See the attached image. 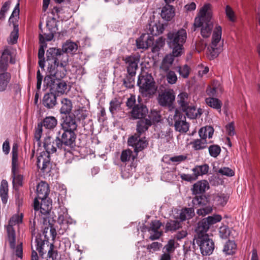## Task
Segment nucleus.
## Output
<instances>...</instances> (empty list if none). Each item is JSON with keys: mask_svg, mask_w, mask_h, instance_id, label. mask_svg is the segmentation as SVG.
I'll return each mask as SVG.
<instances>
[{"mask_svg": "<svg viewBox=\"0 0 260 260\" xmlns=\"http://www.w3.org/2000/svg\"><path fill=\"white\" fill-rule=\"evenodd\" d=\"M162 225L161 222L158 220H152L150 223V226L148 229V232L154 233L153 235H150L149 239L151 240L158 239L162 235V232H159L158 230Z\"/></svg>", "mask_w": 260, "mask_h": 260, "instance_id": "25", "label": "nucleus"}, {"mask_svg": "<svg viewBox=\"0 0 260 260\" xmlns=\"http://www.w3.org/2000/svg\"><path fill=\"white\" fill-rule=\"evenodd\" d=\"M134 136L130 137L127 141L129 146L134 147V152L136 153V156L138 153L145 149L148 145V142L146 140V137L141 138L140 137L142 134H139L138 133Z\"/></svg>", "mask_w": 260, "mask_h": 260, "instance_id": "14", "label": "nucleus"}, {"mask_svg": "<svg viewBox=\"0 0 260 260\" xmlns=\"http://www.w3.org/2000/svg\"><path fill=\"white\" fill-rule=\"evenodd\" d=\"M207 222L211 226L219 221L222 219V217L219 214H214L212 216H209L208 217L205 218Z\"/></svg>", "mask_w": 260, "mask_h": 260, "instance_id": "57", "label": "nucleus"}, {"mask_svg": "<svg viewBox=\"0 0 260 260\" xmlns=\"http://www.w3.org/2000/svg\"><path fill=\"white\" fill-rule=\"evenodd\" d=\"M175 16V8L169 4H167L162 7L161 11V17L167 21L172 19Z\"/></svg>", "mask_w": 260, "mask_h": 260, "instance_id": "27", "label": "nucleus"}, {"mask_svg": "<svg viewBox=\"0 0 260 260\" xmlns=\"http://www.w3.org/2000/svg\"><path fill=\"white\" fill-rule=\"evenodd\" d=\"M209 167L208 164H205L202 165H197L192 170L194 175L197 176V178L200 176H202L208 174Z\"/></svg>", "mask_w": 260, "mask_h": 260, "instance_id": "41", "label": "nucleus"}, {"mask_svg": "<svg viewBox=\"0 0 260 260\" xmlns=\"http://www.w3.org/2000/svg\"><path fill=\"white\" fill-rule=\"evenodd\" d=\"M12 177L13 184L14 187H19L22 185L23 176L18 174V145L14 143L12 150Z\"/></svg>", "mask_w": 260, "mask_h": 260, "instance_id": "8", "label": "nucleus"}, {"mask_svg": "<svg viewBox=\"0 0 260 260\" xmlns=\"http://www.w3.org/2000/svg\"><path fill=\"white\" fill-rule=\"evenodd\" d=\"M177 68L178 69L177 71L182 77L183 78H187L188 77L190 69L188 65L185 64L182 67L178 66Z\"/></svg>", "mask_w": 260, "mask_h": 260, "instance_id": "56", "label": "nucleus"}, {"mask_svg": "<svg viewBox=\"0 0 260 260\" xmlns=\"http://www.w3.org/2000/svg\"><path fill=\"white\" fill-rule=\"evenodd\" d=\"M154 38L146 34H143L136 40V45L139 49H146L153 44Z\"/></svg>", "mask_w": 260, "mask_h": 260, "instance_id": "21", "label": "nucleus"}, {"mask_svg": "<svg viewBox=\"0 0 260 260\" xmlns=\"http://www.w3.org/2000/svg\"><path fill=\"white\" fill-rule=\"evenodd\" d=\"M41 200L40 212L42 215H48L52 208V202L47 198Z\"/></svg>", "mask_w": 260, "mask_h": 260, "instance_id": "38", "label": "nucleus"}, {"mask_svg": "<svg viewBox=\"0 0 260 260\" xmlns=\"http://www.w3.org/2000/svg\"><path fill=\"white\" fill-rule=\"evenodd\" d=\"M236 244L234 241L229 240L224 245L223 251L226 255H232L235 253Z\"/></svg>", "mask_w": 260, "mask_h": 260, "instance_id": "47", "label": "nucleus"}, {"mask_svg": "<svg viewBox=\"0 0 260 260\" xmlns=\"http://www.w3.org/2000/svg\"><path fill=\"white\" fill-rule=\"evenodd\" d=\"M23 214L22 213H20V214H14L10 218L8 224L7 226L13 227V226L16 224H19L21 223L23 221Z\"/></svg>", "mask_w": 260, "mask_h": 260, "instance_id": "48", "label": "nucleus"}, {"mask_svg": "<svg viewBox=\"0 0 260 260\" xmlns=\"http://www.w3.org/2000/svg\"><path fill=\"white\" fill-rule=\"evenodd\" d=\"M40 46L38 51V58H44L45 48L47 47V44L45 43V39L43 35H39Z\"/></svg>", "mask_w": 260, "mask_h": 260, "instance_id": "50", "label": "nucleus"}, {"mask_svg": "<svg viewBox=\"0 0 260 260\" xmlns=\"http://www.w3.org/2000/svg\"><path fill=\"white\" fill-rule=\"evenodd\" d=\"M186 39V32L184 29L177 31H170L167 35V42L172 53L176 57L181 55L183 52V44Z\"/></svg>", "mask_w": 260, "mask_h": 260, "instance_id": "4", "label": "nucleus"}, {"mask_svg": "<svg viewBox=\"0 0 260 260\" xmlns=\"http://www.w3.org/2000/svg\"><path fill=\"white\" fill-rule=\"evenodd\" d=\"M205 101L209 106L220 112L221 108L222 105V103L220 100L215 98L210 97L206 98Z\"/></svg>", "mask_w": 260, "mask_h": 260, "instance_id": "42", "label": "nucleus"}, {"mask_svg": "<svg viewBox=\"0 0 260 260\" xmlns=\"http://www.w3.org/2000/svg\"><path fill=\"white\" fill-rule=\"evenodd\" d=\"M225 14L231 21L234 22L235 21V13L232 8L229 5L226 6Z\"/></svg>", "mask_w": 260, "mask_h": 260, "instance_id": "62", "label": "nucleus"}, {"mask_svg": "<svg viewBox=\"0 0 260 260\" xmlns=\"http://www.w3.org/2000/svg\"><path fill=\"white\" fill-rule=\"evenodd\" d=\"M161 246V243L158 242H154L151 244L147 245L146 248L149 252H152L151 250H152L153 251L159 250Z\"/></svg>", "mask_w": 260, "mask_h": 260, "instance_id": "64", "label": "nucleus"}, {"mask_svg": "<svg viewBox=\"0 0 260 260\" xmlns=\"http://www.w3.org/2000/svg\"><path fill=\"white\" fill-rule=\"evenodd\" d=\"M175 94L173 89L166 88L159 93L157 101L158 104L162 107H168L170 110L174 109Z\"/></svg>", "mask_w": 260, "mask_h": 260, "instance_id": "10", "label": "nucleus"}, {"mask_svg": "<svg viewBox=\"0 0 260 260\" xmlns=\"http://www.w3.org/2000/svg\"><path fill=\"white\" fill-rule=\"evenodd\" d=\"M57 135L54 139L50 136H46L44 140L43 147L46 152L40 153L37 157V166L43 173H48L50 171L51 164L50 162V153L56 152L57 149L63 151L62 146H59L57 143Z\"/></svg>", "mask_w": 260, "mask_h": 260, "instance_id": "2", "label": "nucleus"}, {"mask_svg": "<svg viewBox=\"0 0 260 260\" xmlns=\"http://www.w3.org/2000/svg\"><path fill=\"white\" fill-rule=\"evenodd\" d=\"M177 103L182 111L186 110L190 106V99L188 94L185 92L179 93L177 96Z\"/></svg>", "mask_w": 260, "mask_h": 260, "instance_id": "28", "label": "nucleus"}, {"mask_svg": "<svg viewBox=\"0 0 260 260\" xmlns=\"http://www.w3.org/2000/svg\"><path fill=\"white\" fill-rule=\"evenodd\" d=\"M181 227L180 221L177 220H170L166 223L165 230L166 232L175 231Z\"/></svg>", "mask_w": 260, "mask_h": 260, "instance_id": "49", "label": "nucleus"}, {"mask_svg": "<svg viewBox=\"0 0 260 260\" xmlns=\"http://www.w3.org/2000/svg\"><path fill=\"white\" fill-rule=\"evenodd\" d=\"M7 239L9 243L10 247L14 249L16 246V233L13 227L6 226Z\"/></svg>", "mask_w": 260, "mask_h": 260, "instance_id": "40", "label": "nucleus"}, {"mask_svg": "<svg viewBox=\"0 0 260 260\" xmlns=\"http://www.w3.org/2000/svg\"><path fill=\"white\" fill-rule=\"evenodd\" d=\"M222 28L220 25H216L213 30L212 42L208 50L210 52V59L217 57L220 51V49L217 47L221 38Z\"/></svg>", "mask_w": 260, "mask_h": 260, "instance_id": "11", "label": "nucleus"}, {"mask_svg": "<svg viewBox=\"0 0 260 260\" xmlns=\"http://www.w3.org/2000/svg\"><path fill=\"white\" fill-rule=\"evenodd\" d=\"M231 233L230 228L226 225H222L219 228V235L221 238L226 239L229 238Z\"/></svg>", "mask_w": 260, "mask_h": 260, "instance_id": "52", "label": "nucleus"}, {"mask_svg": "<svg viewBox=\"0 0 260 260\" xmlns=\"http://www.w3.org/2000/svg\"><path fill=\"white\" fill-rule=\"evenodd\" d=\"M11 79V75L9 72L0 73V92L5 91Z\"/></svg>", "mask_w": 260, "mask_h": 260, "instance_id": "37", "label": "nucleus"}, {"mask_svg": "<svg viewBox=\"0 0 260 260\" xmlns=\"http://www.w3.org/2000/svg\"><path fill=\"white\" fill-rule=\"evenodd\" d=\"M211 7V5L208 3L205 4L201 8L198 16L194 19L193 31H196L197 28L203 26L206 22H207V15L208 14L212 15Z\"/></svg>", "mask_w": 260, "mask_h": 260, "instance_id": "15", "label": "nucleus"}, {"mask_svg": "<svg viewBox=\"0 0 260 260\" xmlns=\"http://www.w3.org/2000/svg\"><path fill=\"white\" fill-rule=\"evenodd\" d=\"M0 196L3 203L6 204L8 198V183L5 179L2 180L1 183Z\"/></svg>", "mask_w": 260, "mask_h": 260, "instance_id": "36", "label": "nucleus"}, {"mask_svg": "<svg viewBox=\"0 0 260 260\" xmlns=\"http://www.w3.org/2000/svg\"><path fill=\"white\" fill-rule=\"evenodd\" d=\"M122 60L126 65L127 73L132 72L134 73H136L140 60L139 57L135 55H128L123 57Z\"/></svg>", "mask_w": 260, "mask_h": 260, "instance_id": "20", "label": "nucleus"}, {"mask_svg": "<svg viewBox=\"0 0 260 260\" xmlns=\"http://www.w3.org/2000/svg\"><path fill=\"white\" fill-rule=\"evenodd\" d=\"M137 85L139 87V91L143 95L150 96L154 95L157 87L152 76L145 73L139 76Z\"/></svg>", "mask_w": 260, "mask_h": 260, "instance_id": "7", "label": "nucleus"}, {"mask_svg": "<svg viewBox=\"0 0 260 260\" xmlns=\"http://www.w3.org/2000/svg\"><path fill=\"white\" fill-rule=\"evenodd\" d=\"M210 226L204 218L199 221L197 224L196 231L198 235V237L201 235H206L207 232L209 229Z\"/></svg>", "mask_w": 260, "mask_h": 260, "instance_id": "33", "label": "nucleus"}, {"mask_svg": "<svg viewBox=\"0 0 260 260\" xmlns=\"http://www.w3.org/2000/svg\"><path fill=\"white\" fill-rule=\"evenodd\" d=\"M131 119L138 120L136 124V131L139 134H144L153 125H155L161 120L160 112L156 110L149 111L147 106L139 103L129 112Z\"/></svg>", "mask_w": 260, "mask_h": 260, "instance_id": "1", "label": "nucleus"}, {"mask_svg": "<svg viewBox=\"0 0 260 260\" xmlns=\"http://www.w3.org/2000/svg\"><path fill=\"white\" fill-rule=\"evenodd\" d=\"M121 103L116 98H114L110 103L109 110L110 112L114 114L115 111L120 107Z\"/></svg>", "mask_w": 260, "mask_h": 260, "instance_id": "59", "label": "nucleus"}, {"mask_svg": "<svg viewBox=\"0 0 260 260\" xmlns=\"http://www.w3.org/2000/svg\"><path fill=\"white\" fill-rule=\"evenodd\" d=\"M174 126L175 129L181 133H185L188 129L189 125L186 121L185 116L177 109L173 116Z\"/></svg>", "mask_w": 260, "mask_h": 260, "instance_id": "13", "label": "nucleus"}, {"mask_svg": "<svg viewBox=\"0 0 260 260\" xmlns=\"http://www.w3.org/2000/svg\"><path fill=\"white\" fill-rule=\"evenodd\" d=\"M229 199V196L224 193L218 194L216 197V199L218 204L222 206H224L227 203Z\"/></svg>", "mask_w": 260, "mask_h": 260, "instance_id": "61", "label": "nucleus"}, {"mask_svg": "<svg viewBox=\"0 0 260 260\" xmlns=\"http://www.w3.org/2000/svg\"><path fill=\"white\" fill-rule=\"evenodd\" d=\"M190 144L194 150H200L206 148L207 142L206 140L201 138L194 140Z\"/></svg>", "mask_w": 260, "mask_h": 260, "instance_id": "46", "label": "nucleus"}, {"mask_svg": "<svg viewBox=\"0 0 260 260\" xmlns=\"http://www.w3.org/2000/svg\"><path fill=\"white\" fill-rule=\"evenodd\" d=\"M78 124L76 121V116L74 114L64 115L62 117V122L60 129L77 131Z\"/></svg>", "mask_w": 260, "mask_h": 260, "instance_id": "17", "label": "nucleus"}, {"mask_svg": "<svg viewBox=\"0 0 260 260\" xmlns=\"http://www.w3.org/2000/svg\"><path fill=\"white\" fill-rule=\"evenodd\" d=\"M212 15L208 14L207 15V22L202 26L201 30V34L203 38H207L210 37L211 31L213 29V24L211 20Z\"/></svg>", "mask_w": 260, "mask_h": 260, "instance_id": "29", "label": "nucleus"}, {"mask_svg": "<svg viewBox=\"0 0 260 260\" xmlns=\"http://www.w3.org/2000/svg\"><path fill=\"white\" fill-rule=\"evenodd\" d=\"M194 207L193 206L190 208H183L179 214V219L181 221L192 218L194 215Z\"/></svg>", "mask_w": 260, "mask_h": 260, "instance_id": "31", "label": "nucleus"}, {"mask_svg": "<svg viewBox=\"0 0 260 260\" xmlns=\"http://www.w3.org/2000/svg\"><path fill=\"white\" fill-rule=\"evenodd\" d=\"M49 192V186L46 182L41 181L38 184L37 186V194L39 199L44 200L45 198H48Z\"/></svg>", "mask_w": 260, "mask_h": 260, "instance_id": "26", "label": "nucleus"}, {"mask_svg": "<svg viewBox=\"0 0 260 260\" xmlns=\"http://www.w3.org/2000/svg\"><path fill=\"white\" fill-rule=\"evenodd\" d=\"M218 173L229 177H232L235 175L234 171L228 167H223L220 169L218 171Z\"/></svg>", "mask_w": 260, "mask_h": 260, "instance_id": "63", "label": "nucleus"}, {"mask_svg": "<svg viewBox=\"0 0 260 260\" xmlns=\"http://www.w3.org/2000/svg\"><path fill=\"white\" fill-rule=\"evenodd\" d=\"M197 242L203 255H210L212 253L215 247L214 243L208 235L199 236Z\"/></svg>", "mask_w": 260, "mask_h": 260, "instance_id": "12", "label": "nucleus"}, {"mask_svg": "<svg viewBox=\"0 0 260 260\" xmlns=\"http://www.w3.org/2000/svg\"><path fill=\"white\" fill-rule=\"evenodd\" d=\"M133 151L129 149L123 150L121 154L120 160L122 162L128 161L131 157H132L133 160H134L137 156L132 155Z\"/></svg>", "mask_w": 260, "mask_h": 260, "instance_id": "51", "label": "nucleus"}, {"mask_svg": "<svg viewBox=\"0 0 260 260\" xmlns=\"http://www.w3.org/2000/svg\"><path fill=\"white\" fill-rule=\"evenodd\" d=\"M66 73L64 75L59 76L58 72L50 71L46 73V75L44 80V85L49 87L50 91L56 94H63L67 90V83L62 80L65 77Z\"/></svg>", "mask_w": 260, "mask_h": 260, "instance_id": "3", "label": "nucleus"}, {"mask_svg": "<svg viewBox=\"0 0 260 260\" xmlns=\"http://www.w3.org/2000/svg\"><path fill=\"white\" fill-rule=\"evenodd\" d=\"M14 25V29L11 32L10 36V40H8L9 43L11 44H15L17 42V40L18 38V25L16 24L15 23Z\"/></svg>", "mask_w": 260, "mask_h": 260, "instance_id": "53", "label": "nucleus"}, {"mask_svg": "<svg viewBox=\"0 0 260 260\" xmlns=\"http://www.w3.org/2000/svg\"><path fill=\"white\" fill-rule=\"evenodd\" d=\"M57 95L50 91L45 93L42 99V105L47 109H52L57 105Z\"/></svg>", "mask_w": 260, "mask_h": 260, "instance_id": "23", "label": "nucleus"}, {"mask_svg": "<svg viewBox=\"0 0 260 260\" xmlns=\"http://www.w3.org/2000/svg\"><path fill=\"white\" fill-rule=\"evenodd\" d=\"M165 39H164L162 37H160L158 38V39L156 41L155 44L153 43L152 45V52L153 53L158 52L161 48H162L165 45Z\"/></svg>", "mask_w": 260, "mask_h": 260, "instance_id": "55", "label": "nucleus"}, {"mask_svg": "<svg viewBox=\"0 0 260 260\" xmlns=\"http://www.w3.org/2000/svg\"><path fill=\"white\" fill-rule=\"evenodd\" d=\"M59 52V49L50 48L47 50L46 61L48 63L47 73L55 71V66L56 63L57 53Z\"/></svg>", "mask_w": 260, "mask_h": 260, "instance_id": "18", "label": "nucleus"}, {"mask_svg": "<svg viewBox=\"0 0 260 260\" xmlns=\"http://www.w3.org/2000/svg\"><path fill=\"white\" fill-rule=\"evenodd\" d=\"M176 248L175 240L174 239H170L163 248L164 253H170L171 255V253L174 252Z\"/></svg>", "mask_w": 260, "mask_h": 260, "instance_id": "54", "label": "nucleus"}, {"mask_svg": "<svg viewBox=\"0 0 260 260\" xmlns=\"http://www.w3.org/2000/svg\"><path fill=\"white\" fill-rule=\"evenodd\" d=\"M183 112H185L187 116L190 119H196L198 117H200L203 113L202 109L199 108L197 110L194 106L191 105L189 106L187 109Z\"/></svg>", "mask_w": 260, "mask_h": 260, "instance_id": "39", "label": "nucleus"}, {"mask_svg": "<svg viewBox=\"0 0 260 260\" xmlns=\"http://www.w3.org/2000/svg\"><path fill=\"white\" fill-rule=\"evenodd\" d=\"M191 203L193 207L199 208L197 210V214L199 216H205L213 211V205L211 202L210 196L207 194L194 196Z\"/></svg>", "mask_w": 260, "mask_h": 260, "instance_id": "6", "label": "nucleus"}, {"mask_svg": "<svg viewBox=\"0 0 260 260\" xmlns=\"http://www.w3.org/2000/svg\"><path fill=\"white\" fill-rule=\"evenodd\" d=\"M175 57L172 53L166 55L161 61L160 69L165 72L170 71V69L174 61Z\"/></svg>", "mask_w": 260, "mask_h": 260, "instance_id": "30", "label": "nucleus"}, {"mask_svg": "<svg viewBox=\"0 0 260 260\" xmlns=\"http://www.w3.org/2000/svg\"><path fill=\"white\" fill-rule=\"evenodd\" d=\"M55 26V19L54 18H52L50 21H47L46 26L50 32L48 34L43 35L45 39V43H46V41L52 40L53 38L54 33L55 32V30L53 29H54Z\"/></svg>", "mask_w": 260, "mask_h": 260, "instance_id": "32", "label": "nucleus"}, {"mask_svg": "<svg viewBox=\"0 0 260 260\" xmlns=\"http://www.w3.org/2000/svg\"><path fill=\"white\" fill-rule=\"evenodd\" d=\"M208 149L210 155L213 157L218 156L221 152V148L217 145H211L209 147Z\"/></svg>", "mask_w": 260, "mask_h": 260, "instance_id": "58", "label": "nucleus"}, {"mask_svg": "<svg viewBox=\"0 0 260 260\" xmlns=\"http://www.w3.org/2000/svg\"><path fill=\"white\" fill-rule=\"evenodd\" d=\"M57 125V119L53 116H49L45 117L40 122L38 123L35 128L34 139L40 145V139L43 133V127L50 131H53Z\"/></svg>", "mask_w": 260, "mask_h": 260, "instance_id": "9", "label": "nucleus"}, {"mask_svg": "<svg viewBox=\"0 0 260 260\" xmlns=\"http://www.w3.org/2000/svg\"><path fill=\"white\" fill-rule=\"evenodd\" d=\"M164 158H168V161L166 162L168 164H170V162H172L177 165L186 160L187 158V154L176 155L171 157H170L169 155H166L164 157Z\"/></svg>", "mask_w": 260, "mask_h": 260, "instance_id": "45", "label": "nucleus"}, {"mask_svg": "<svg viewBox=\"0 0 260 260\" xmlns=\"http://www.w3.org/2000/svg\"><path fill=\"white\" fill-rule=\"evenodd\" d=\"M209 188L208 182L206 180H202L197 181L195 183L191 188V190L193 195L197 196L199 194H205L206 189Z\"/></svg>", "mask_w": 260, "mask_h": 260, "instance_id": "24", "label": "nucleus"}, {"mask_svg": "<svg viewBox=\"0 0 260 260\" xmlns=\"http://www.w3.org/2000/svg\"><path fill=\"white\" fill-rule=\"evenodd\" d=\"M214 133V129L211 126H206L202 127L199 131V134L201 139L206 140V138H211Z\"/></svg>", "mask_w": 260, "mask_h": 260, "instance_id": "43", "label": "nucleus"}, {"mask_svg": "<svg viewBox=\"0 0 260 260\" xmlns=\"http://www.w3.org/2000/svg\"><path fill=\"white\" fill-rule=\"evenodd\" d=\"M61 107L60 109V113L64 115L72 114V103L71 101L67 98H63L61 102Z\"/></svg>", "mask_w": 260, "mask_h": 260, "instance_id": "34", "label": "nucleus"}, {"mask_svg": "<svg viewBox=\"0 0 260 260\" xmlns=\"http://www.w3.org/2000/svg\"><path fill=\"white\" fill-rule=\"evenodd\" d=\"M136 73L132 72L127 73L125 77L123 79V85L128 89H131L134 87L135 79Z\"/></svg>", "mask_w": 260, "mask_h": 260, "instance_id": "35", "label": "nucleus"}, {"mask_svg": "<svg viewBox=\"0 0 260 260\" xmlns=\"http://www.w3.org/2000/svg\"><path fill=\"white\" fill-rule=\"evenodd\" d=\"M147 29L148 31L146 34L153 37V36H157L161 34L165 30V27L164 25L159 21L157 22L151 21L147 25Z\"/></svg>", "mask_w": 260, "mask_h": 260, "instance_id": "22", "label": "nucleus"}, {"mask_svg": "<svg viewBox=\"0 0 260 260\" xmlns=\"http://www.w3.org/2000/svg\"><path fill=\"white\" fill-rule=\"evenodd\" d=\"M48 228H45L43 231L44 239L42 238V236L41 234L37 235L35 239V242L37 245V250L38 251L40 256H43V255L46 253L47 250H44L45 245L49 243L48 240L49 238L47 237L46 233L48 232Z\"/></svg>", "mask_w": 260, "mask_h": 260, "instance_id": "19", "label": "nucleus"}, {"mask_svg": "<svg viewBox=\"0 0 260 260\" xmlns=\"http://www.w3.org/2000/svg\"><path fill=\"white\" fill-rule=\"evenodd\" d=\"M166 80L167 82L170 84H174L176 83L177 81V77L175 73L173 71H169L167 72Z\"/></svg>", "mask_w": 260, "mask_h": 260, "instance_id": "60", "label": "nucleus"}, {"mask_svg": "<svg viewBox=\"0 0 260 260\" xmlns=\"http://www.w3.org/2000/svg\"><path fill=\"white\" fill-rule=\"evenodd\" d=\"M57 143L59 146H62L64 155L71 154V150L75 146L77 135L75 132L60 129L56 132Z\"/></svg>", "mask_w": 260, "mask_h": 260, "instance_id": "5", "label": "nucleus"}, {"mask_svg": "<svg viewBox=\"0 0 260 260\" xmlns=\"http://www.w3.org/2000/svg\"><path fill=\"white\" fill-rule=\"evenodd\" d=\"M68 61V55L59 49V52L57 53L56 63L55 64V72H58L60 77L66 73V66Z\"/></svg>", "mask_w": 260, "mask_h": 260, "instance_id": "16", "label": "nucleus"}, {"mask_svg": "<svg viewBox=\"0 0 260 260\" xmlns=\"http://www.w3.org/2000/svg\"><path fill=\"white\" fill-rule=\"evenodd\" d=\"M78 49L77 45L72 42L67 41L66 43L62 45V50L66 53L74 54Z\"/></svg>", "mask_w": 260, "mask_h": 260, "instance_id": "44", "label": "nucleus"}]
</instances>
